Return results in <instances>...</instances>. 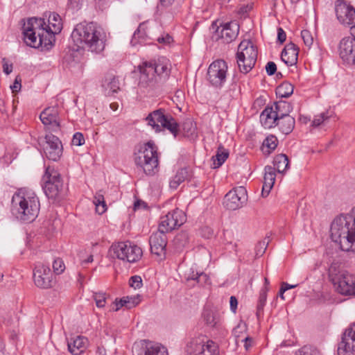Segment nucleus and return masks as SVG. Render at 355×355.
I'll use <instances>...</instances> for the list:
<instances>
[{"mask_svg": "<svg viewBox=\"0 0 355 355\" xmlns=\"http://www.w3.org/2000/svg\"><path fill=\"white\" fill-rule=\"evenodd\" d=\"M71 37L76 48L69 47L63 57L64 63L71 69H83L81 60L83 49L98 53L105 49V33L93 22L77 24Z\"/></svg>", "mask_w": 355, "mask_h": 355, "instance_id": "obj_1", "label": "nucleus"}, {"mask_svg": "<svg viewBox=\"0 0 355 355\" xmlns=\"http://www.w3.org/2000/svg\"><path fill=\"white\" fill-rule=\"evenodd\" d=\"M331 238L346 252L355 251V207L346 215L336 217L331 225Z\"/></svg>", "mask_w": 355, "mask_h": 355, "instance_id": "obj_2", "label": "nucleus"}, {"mask_svg": "<svg viewBox=\"0 0 355 355\" xmlns=\"http://www.w3.org/2000/svg\"><path fill=\"white\" fill-rule=\"evenodd\" d=\"M40 207L38 198L31 190L21 189L12 198V214L24 222L33 221L38 215Z\"/></svg>", "mask_w": 355, "mask_h": 355, "instance_id": "obj_3", "label": "nucleus"}, {"mask_svg": "<svg viewBox=\"0 0 355 355\" xmlns=\"http://www.w3.org/2000/svg\"><path fill=\"white\" fill-rule=\"evenodd\" d=\"M45 21L41 18H31L23 26L24 42L27 45L39 48L44 47L49 49L53 46L54 33L49 27H46Z\"/></svg>", "mask_w": 355, "mask_h": 355, "instance_id": "obj_4", "label": "nucleus"}, {"mask_svg": "<svg viewBox=\"0 0 355 355\" xmlns=\"http://www.w3.org/2000/svg\"><path fill=\"white\" fill-rule=\"evenodd\" d=\"M134 162L147 175H153L158 171L159 158L157 147L152 140L138 144L134 149Z\"/></svg>", "mask_w": 355, "mask_h": 355, "instance_id": "obj_5", "label": "nucleus"}, {"mask_svg": "<svg viewBox=\"0 0 355 355\" xmlns=\"http://www.w3.org/2000/svg\"><path fill=\"white\" fill-rule=\"evenodd\" d=\"M329 279L336 290L344 295H355V274L340 270L337 263H333L329 268Z\"/></svg>", "mask_w": 355, "mask_h": 355, "instance_id": "obj_6", "label": "nucleus"}, {"mask_svg": "<svg viewBox=\"0 0 355 355\" xmlns=\"http://www.w3.org/2000/svg\"><path fill=\"white\" fill-rule=\"evenodd\" d=\"M42 189L49 199H62L66 194L60 174L54 168L47 166L42 177Z\"/></svg>", "mask_w": 355, "mask_h": 355, "instance_id": "obj_7", "label": "nucleus"}, {"mask_svg": "<svg viewBox=\"0 0 355 355\" xmlns=\"http://www.w3.org/2000/svg\"><path fill=\"white\" fill-rule=\"evenodd\" d=\"M170 65L169 60L164 57L157 60L145 61L139 67L141 79L146 82L150 81L157 76L166 80L171 73Z\"/></svg>", "mask_w": 355, "mask_h": 355, "instance_id": "obj_8", "label": "nucleus"}, {"mask_svg": "<svg viewBox=\"0 0 355 355\" xmlns=\"http://www.w3.org/2000/svg\"><path fill=\"white\" fill-rule=\"evenodd\" d=\"M147 125H150L156 132L162 131V128L168 130L174 137L179 132V125L169 114H165L164 109H158L150 112L145 118Z\"/></svg>", "mask_w": 355, "mask_h": 355, "instance_id": "obj_9", "label": "nucleus"}, {"mask_svg": "<svg viewBox=\"0 0 355 355\" xmlns=\"http://www.w3.org/2000/svg\"><path fill=\"white\" fill-rule=\"evenodd\" d=\"M257 58V48L250 40L242 41L236 53V62L241 73H247L254 67Z\"/></svg>", "mask_w": 355, "mask_h": 355, "instance_id": "obj_10", "label": "nucleus"}, {"mask_svg": "<svg viewBox=\"0 0 355 355\" xmlns=\"http://www.w3.org/2000/svg\"><path fill=\"white\" fill-rule=\"evenodd\" d=\"M112 250L118 259L130 263L139 261L143 254L141 248L130 241L113 244Z\"/></svg>", "mask_w": 355, "mask_h": 355, "instance_id": "obj_11", "label": "nucleus"}, {"mask_svg": "<svg viewBox=\"0 0 355 355\" xmlns=\"http://www.w3.org/2000/svg\"><path fill=\"white\" fill-rule=\"evenodd\" d=\"M214 31L211 39L214 41L221 40L223 43H230L236 39L239 34V26L235 21L225 23L218 26L217 21L211 24Z\"/></svg>", "mask_w": 355, "mask_h": 355, "instance_id": "obj_12", "label": "nucleus"}, {"mask_svg": "<svg viewBox=\"0 0 355 355\" xmlns=\"http://www.w3.org/2000/svg\"><path fill=\"white\" fill-rule=\"evenodd\" d=\"M352 36L343 38L338 46V51L342 61L349 65H355V26L351 27Z\"/></svg>", "mask_w": 355, "mask_h": 355, "instance_id": "obj_13", "label": "nucleus"}, {"mask_svg": "<svg viewBox=\"0 0 355 355\" xmlns=\"http://www.w3.org/2000/svg\"><path fill=\"white\" fill-rule=\"evenodd\" d=\"M227 71V63L222 60H216L208 68V80L214 87H221L226 81Z\"/></svg>", "mask_w": 355, "mask_h": 355, "instance_id": "obj_14", "label": "nucleus"}, {"mask_svg": "<svg viewBox=\"0 0 355 355\" xmlns=\"http://www.w3.org/2000/svg\"><path fill=\"white\" fill-rule=\"evenodd\" d=\"M186 220L184 212L181 209H175L161 217L159 230L165 232H171L183 225Z\"/></svg>", "mask_w": 355, "mask_h": 355, "instance_id": "obj_15", "label": "nucleus"}, {"mask_svg": "<svg viewBox=\"0 0 355 355\" xmlns=\"http://www.w3.org/2000/svg\"><path fill=\"white\" fill-rule=\"evenodd\" d=\"M132 352L136 355H168V350L164 345L148 340L135 343Z\"/></svg>", "mask_w": 355, "mask_h": 355, "instance_id": "obj_16", "label": "nucleus"}, {"mask_svg": "<svg viewBox=\"0 0 355 355\" xmlns=\"http://www.w3.org/2000/svg\"><path fill=\"white\" fill-rule=\"evenodd\" d=\"M248 200L247 191L244 187H238L230 190L225 196L224 206L230 210H236L243 206Z\"/></svg>", "mask_w": 355, "mask_h": 355, "instance_id": "obj_17", "label": "nucleus"}, {"mask_svg": "<svg viewBox=\"0 0 355 355\" xmlns=\"http://www.w3.org/2000/svg\"><path fill=\"white\" fill-rule=\"evenodd\" d=\"M43 150L50 160L57 162L62 155V145L60 139L52 133L46 134L44 137Z\"/></svg>", "mask_w": 355, "mask_h": 355, "instance_id": "obj_18", "label": "nucleus"}, {"mask_svg": "<svg viewBox=\"0 0 355 355\" xmlns=\"http://www.w3.org/2000/svg\"><path fill=\"white\" fill-rule=\"evenodd\" d=\"M335 11L338 20L343 25L355 26V8L347 5L343 0H337L335 3Z\"/></svg>", "mask_w": 355, "mask_h": 355, "instance_id": "obj_19", "label": "nucleus"}, {"mask_svg": "<svg viewBox=\"0 0 355 355\" xmlns=\"http://www.w3.org/2000/svg\"><path fill=\"white\" fill-rule=\"evenodd\" d=\"M338 355H354L355 354V322L352 324L343 334L338 345Z\"/></svg>", "mask_w": 355, "mask_h": 355, "instance_id": "obj_20", "label": "nucleus"}, {"mask_svg": "<svg viewBox=\"0 0 355 355\" xmlns=\"http://www.w3.org/2000/svg\"><path fill=\"white\" fill-rule=\"evenodd\" d=\"M40 119L49 131L57 132L60 130V119L57 107L44 109L40 113Z\"/></svg>", "mask_w": 355, "mask_h": 355, "instance_id": "obj_21", "label": "nucleus"}, {"mask_svg": "<svg viewBox=\"0 0 355 355\" xmlns=\"http://www.w3.org/2000/svg\"><path fill=\"white\" fill-rule=\"evenodd\" d=\"M52 272L49 266L37 263L33 271L35 285L41 288H49L52 286Z\"/></svg>", "mask_w": 355, "mask_h": 355, "instance_id": "obj_22", "label": "nucleus"}, {"mask_svg": "<svg viewBox=\"0 0 355 355\" xmlns=\"http://www.w3.org/2000/svg\"><path fill=\"white\" fill-rule=\"evenodd\" d=\"M165 232L158 231L153 233L149 238L151 252L156 255L164 254L167 244V237Z\"/></svg>", "mask_w": 355, "mask_h": 355, "instance_id": "obj_23", "label": "nucleus"}, {"mask_svg": "<svg viewBox=\"0 0 355 355\" xmlns=\"http://www.w3.org/2000/svg\"><path fill=\"white\" fill-rule=\"evenodd\" d=\"M278 119V114L275 112L273 106H266L260 115V121L265 128L275 127Z\"/></svg>", "mask_w": 355, "mask_h": 355, "instance_id": "obj_24", "label": "nucleus"}, {"mask_svg": "<svg viewBox=\"0 0 355 355\" xmlns=\"http://www.w3.org/2000/svg\"><path fill=\"white\" fill-rule=\"evenodd\" d=\"M298 48L291 42L285 46L281 53L282 60L287 66H293L297 62Z\"/></svg>", "mask_w": 355, "mask_h": 355, "instance_id": "obj_25", "label": "nucleus"}, {"mask_svg": "<svg viewBox=\"0 0 355 355\" xmlns=\"http://www.w3.org/2000/svg\"><path fill=\"white\" fill-rule=\"evenodd\" d=\"M88 340L87 338L78 336L75 338H71L67 342V347L69 352L73 355H80L87 348Z\"/></svg>", "mask_w": 355, "mask_h": 355, "instance_id": "obj_26", "label": "nucleus"}, {"mask_svg": "<svg viewBox=\"0 0 355 355\" xmlns=\"http://www.w3.org/2000/svg\"><path fill=\"white\" fill-rule=\"evenodd\" d=\"M263 184L262 187L261 196L265 198L268 196L271 189L273 187L275 181V168L271 166H266L264 168Z\"/></svg>", "mask_w": 355, "mask_h": 355, "instance_id": "obj_27", "label": "nucleus"}, {"mask_svg": "<svg viewBox=\"0 0 355 355\" xmlns=\"http://www.w3.org/2000/svg\"><path fill=\"white\" fill-rule=\"evenodd\" d=\"M191 345H194V355H218V349L217 345L209 340L206 344L197 343L196 342H191Z\"/></svg>", "mask_w": 355, "mask_h": 355, "instance_id": "obj_28", "label": "nucleus"}, {"mask_svg": "<svg viewBox=\"0 0 355 355\" xmlns=\"http://www.w3.org/2000/svg\"><path fill=\"white\" fill-rule=\"evenodd\" d=\"M202 318L205 324L210 327H217L220 321L219 313L209 309H204Z\"/></svg>", "mask_w": 355, "mask_h": 355, "instance_id": "obj_29", "label": "nucleus"}, {"mask_svg": "<svg viewBox=\"0 0 355 355\" xmlns=\"http://www.w3.org/2000/svg\"><path fill=\"white\" fill-rule=\"evenodd\" d=\"M295 121L293 116L279 118L276 125H278L281 132L285 135L291 133L295 127Z\"/></svg>", "mask_w": 355, "mask_h": 355, "instance_id": "obj_30", "label": "nucleus"}, {"mask_svg": "<svg viewBox=\"0 0 355 355\" xmlns=\"http://www.w3.org/2000/svg\"><path fill=\"white\" fill-rule=\"evenodd\" d=\"M46 27H49L54 33H59L62 28V19L60 15L55 12L50 13L48 19V24L45 23Z\"/></svg>", "mask_w": 355, "mask_h": 355, "instance_id": "obj_31", "label": "nucleus"}, {"mask_svg": "<svg viewBox=\"0 0 355 355\" xmlns=\"http://www.w3.org/2000/svg\"><path fill=\"white\" fill-rule=\"evenodd\" d=\"M103 86L107 96H112L119 90V80L114 76L106 78Z\"/></svg>", "mask_w": 355, "mask_h": 355, "instance_id": "obj_32", "label": "nucleus"}, {"mask_svg": "<svg viewBox=\"0 0 355 355\" xmlns=\"http://www.w3.org/2000/svg\"><path fill=\"white\" fill-rule=\"evenodd\" d=\"M273 163L278 173H282L288 168V157L285 154H279L275 157Z\"/></svg>", "mask_w": 355, "mask_h": 355, "instance_id": "obj_33", "label": "nucleus"}, {"mask_svg": "<svg viewBox=\"0 0 355 355\" xmlns=\"http://www.w3.org/2000/svg\"><path fill=\"white\" fill-rule=\"evenodd\" d=\"M274 105V110L275 112L278 114L279 118L281 119L282 117L291 116L289 113L292 110V106L289 103L280 101L279 102L275 103Z\"/></svg>", "mask_w": 355, "mask_h": 355, "instance_id": "obj_34", "label": "nucleus"}, {"mask_svg": "<svg viewBox=\"0 0 355 355\" xmlns=\"http://www.w3.org/2000/svg\"><path fill=\"white\" fill-rule=\"evenodd\" d=\"M189 171L186 168H183L178 171L175 175L170 181L169 185L172 189H177V187L189 177Z\"/></svg>", "mask_w": 355, "mask_h": 355, "instance_id": "obj_35", "label": "nucleus"}, {"mask_svg": "<svg viewBox=\"0 0 355 355\" xmlns=\"http://www.w3.org/2000/svg\"><path fill=\"white\" fill-rule=\"evenodd\" d=\"M278 139L272 135H268L263 140L262 144V150L265 154H270L277 146Z\"/></svg>", "mask_w": 355, "mask_h": 355, "instance_id": "obj_36", "label": "nucleus"}, {"mask_svg": "<svg viewBox=\"0 0 355 355\" xmlns=\"http://www.w3.org/2000/svg\"><path fill=\"white\" fill-rule=\"evenodd\" d=\"M294 87L288 82H284L276 89V94L281 98H288L293 93Z\"/></svg>", "mask_w": 355, "mask_h": 355, "instance_id": "obj_37", "label": "nucleus"}, {"mask_svg": "<svg viewBox=\"0 0 355 355\" xmlns=\"http://www.w3.org/2000/svg\"><path fill=\"white\" fill-rule=\"evenodd\" d=\"M140 295L125 296L119 300L120 306H124L128 309H132L140 302Z\"/></svg>", "mask_w": 355, "mask_h": 355, "instance_id": "obj_38", "label": "nucleus"}, {"mask_svg": "<svg viewBox=\"0 0 355 355\" xmlns=\"http://www.w3.org/2000/svg\"><path fill=\"white\" fill-rule=\"evenodd\" d=\"M222 148H218L216 155L212 157L214 168H217L222 166L229 156V152L227 150L221 151L220 149Z\"/></svg>", "mask_w": 355, "mask_h": 355, "instance_id": "obj_39", "label": "nucleus"}, {"mask_svg": "<svg viewBox=\"0 0 355 355\" xmlns=\"http://www.w3.org/2000/svg\"><path fill=\"white\" fill-rule=\"evenodd\" d=\"M146 36V25L144 23H141L133 34L130 42L132 45L135 46L140 40H144Z\"/></svg>", "mask_w": 355, "mask_h": 355, "instance_id": "obj_40", "label": "nucleus"}, {"mask_svg": "<svg viewBox=\"0 0 355 355\" xmlns=\"http://www.w3.org/2000/svg\"><path fill=\"white\" fill-rule=\"evenodd\" d=\"M174 244L178 248H184L189 242V235L185 232L177 234L173 240Z\"/></svg>", "mask_w": 355, "mask_h": 355, "instance_id": "obj_41", "label": "nucleus"}, {"mask_svg": "<svg viewBox=\"0 0 355 355\" xmlns=\"http://www.w3.org/2000/svg\"><path fill=\"white\" fill-rule=\"evenodd\" d=\"M183 130L188 137L193 138L197 136L196 126L191 121H187L183 124Z\"/></svg>", "mask_w": 355, "mask_h": 355, "instance_id": "obj_42", "label": "nucleus"}, {"mask_svg": "<svg viewBox=\"0 0 355 355\" xmlns=\"http://www.w3.org/2000/svg\"><path fill=\"white\" fill-rule=\"evenodd\" d=\"M295 355H321L320 352L315 347L311 346H304L300 349Z\"/></svg>", "mask_w": 355, "mask_h": 355, "instance_id": "obj_43", "label": "nucleus"}, {"mask_svg": "<svg viewBox=\"0 0 355 355\" xmlns=\"http://www.w3.org/2000/svg\"><path fill=\"white\" fill-rule=\"evenodd\" d=\"M329 117L330 115L329 114V112H322L315 116L312 122V125L314 127H318L328 120Z\"/></svg>", "mask_w": 355, "mask_h": 355, "instance_id": "obj_44", "label": "nucleus"}, {"mask_svg": "<svg viewBox=\"0 0 355 355\" xmlns=\"http://www.w3.org/2000/svg\"><path fill=\"white\" fill-rule=\"evenodd\" d=\"M96 304L98 308H103L106 303V294L105 293H95L93 295Z\"/></svg>", "mask_w": 355, "mask_h": 355, "instance_id": "obj_45", "label": "nucleus"}, {"mask_svg": "<svg viewBox=\"0 0 355 355\" xmlns=\"http://www.w3.org/2000/svg\"><path fill=\"white\" fill-rule=\"evenodd\" d=\"M268 245V241H266V239H264L261 241H259L257 244L256 248H255L256 256H257V257L262 256L263 254V253L265 252Z\"/></svg>", "mask_w": 355, "mask_h": 355, "instance_id": "obj_46", "label": "nucleus"}, {"mask_svg": "<svg viewBox=\"0 0 355 355\" xmlns=\"http://www.w3.org/2000/svg\"><path fill=\"white\" fill-rule=\"evenodd\" d=\"M301 36L306 46L310 47L313 42V37L308 30H303L301 32Z\"/></svg>", "mask_w": 355, "mask_h": 355, "instance_id": "obj_47", "label": "nucleus"}, {"mask_svg": "<svg viewBox=\"0 0 355 355\" xmlns=\"http://www.w3.org/2000/svg\"><path fill=\"white\" fill-rule=\"evenodd\" d=\"M53 271L55 273H56L58 275L62 273L65 268V266H64V262L62 261V260L59 258L55 259L53 263Z\"/></svg>", "mask_w": 355, "mask_h": 355, "instance_id": "obj_48", "label": "nucleus"}, {"mask_svg": "<svg viewBox=\"0 0 355 355\" xmlns=\"http://www.w3.org/2000/svg\"><path fill=\"white\" fill-rule=\"evenodd\" d=\"M85 144V138L81 132H76L72 138V144L80 146Z\"/></svg>", "mask_w": 355, "mask_h": 355, "instance_id": "obj_49", "label": "nucleus"}, {"mask_svg": "<svg viewBox=\"0 0 355 355\" xmlns=\"http://www.w3.org/2000/svg\"><path fill=\"white\" fill-rule=\"evenodd\" d=\"M129 284L135 289L139 288L142 286V279L140 276L135 275L130 277Z\"/></svg>", "mask_w": 355, "mask_h": 355, "instance_id": "obj_50", "label": "nucleus"}, {"mask_svg": "<svg viewBox=\"0 0 355 355\" xmlns=\"http://www.w3.org/2000/svg\"><path fill=\"white\" fill-rule=\"evenodd\" d=\"M266 71L268 76H272L277 71V65L274 62H268L266 66Z\"/></svg>", "mask_w": 355, "mask_h": 355, "instance_id": "obj_51", "label": "nucleus"}, {"mask_svg": "<svg viewBox=\"0 0 355 355\" xmlns=\"http://www.w3.org/2000/svg\"><path fill=\"white\" fill-rule=\"evenodd\" d=\"M196 277H198L196 282L200 286L207 284L209 280V277L204 272H200V275H197Z\"/></svg>", "mask_w": 355, "mask_h": 355, "instance_id": "obj_52", "label": "nucleus"}, {"mask_svg": "<svg viewBox=\"0 0 355 355\" xmlns=\"http://www.w3.org/2000/svg\"><path fill=\"white\" fill-rule=\"evenodd\" d=\"M21 79L20 76H17L13 85L10 86V89H12V92H17L20 90L21 87Z\"/></svg>", "mask_w": 355, "mask_h": 355, "instance_id": "obj_53", "label": "nucleus"}, {"mask_svg": "<svg viewBox=\"0 0 355 355\" xmlns=\"http://www.w3.org/2000/svg\"><path fill=\"white\" fill-rule=\"evenodd\" d=\"M3 62V71L8 75L12 71V64H8L6 58L2 59Z\"/></svg>", "mask_w": 355, "mask_h": 355, "instance_id": "obj_54", "label": "nucleus"}, {"mask_svg": "<svg viewBox=\"0 0 355 355\" xmlns=\"http://www.w3.org/2000/svg\"><path fill=\"white\" fill-rule=\"evenodd\" d=\"M94 204L96 206V210L97 213H98L99 214H103L104 212H105L107 209V206L105 200H103V202H95Z\"/></svg>", "mask_w": 355, "mask_h": 355, "instance_id": "obj_55", "label": "nucleus"}, {"mask_svg": "<svg viewBox=\"0 0 355 355\" xmlns=\"http://www.w3.org/2000/svg\"><path fill=\"white\" fill-rule=\"evenodd\" d=\"M286 40V34L282 28L279 27L277 28V41L280 42V44H283Z\"/></svg>", "mask_w": 355, "mask_h": 355, "instance_id": "obj_56", "label": "nucleus"}, {"mask_svg": "<svg viewBox=\"0 0 355 355\" xmlns=\"http://www.w3.org/2000/svg\"><path fill=\"white\" fill-rule=\"evenodd\" d=\"M84 0H69V4L73 10H79Z\"/></svg>", "mask_w": 355, "mask_h": 355, "instance_id": "obj_57", "label": "nucleus"}, {"mask_svg": "<svg viewBox=\"0 0 355 355\" xmlns=\"http://www.w3.org/2000/svg\"><path fill=\"white\" fill-rule=\"evenodd\" d=\"M157 41L162 44H168L173 41V38L168 34H166L165 36L159 37Z\"/></svg>", "mask_w": 355, "mask_h": 355, "instance_id": "obj_58", "label": "nucleus"}, {"mask_svg": "<svg viewBox=\"0 0 355 355\" xmlns=\"http://www.w3.org/2000/svg\"><path fill=\"white\" fill-rule=\"evenodd\" d=\"M238 301L235 296H231L230 299V309L232 312L236 313L237 309Z\"/></svg>", "mask_w": 355, "mask_h": 355, "instance_id": "obj_59", "label": "nucleus"}, {"mask_svg": "<svg viewBox=\"0 0 355 355\" xmlns=\"http://www.w3.org/2000/svg\"><path fill=\"white\" fill-rule=\"evenodd\" d=\"M267 291L268 288H262L260 291L259 297V302L265 303L266 302L267 298Z\"/></svg>", "mask_w": 355, "mask_h": 355, "instance_id": "obj_60", "label": "nucleus"}, {"mask_svg": "<svg viewBox=\"0 0 355 355\" xmlns=\"http://www.w3.org/2000/svg\"><path fill=\"white\" fill-rule=\"evenodd\" d=\"M79 257H80L82 265H86V264L92 263L93 261V255L92 254H89L88 256V257L86 259H84L81 254H79Z\"/></svg>", "mask_w": 355, "mask_h": 355, "instance_id": "obj_61", "label": "nucleus"}, {"mask_svg": "<svg viewBox=\"0 0 355 355\" xmlns=\"http://www.w3.org/2000/svg\"><path fill=\"white\" fill-rule=\"evenodd\" d=\"M103 200H105L104 196H103V191L101 190L98 192H97L96 193V195L94 196V203L101 202H103Z\"/></svg>", "mask_w": 355, "mask_h": 355, "instance_id": "obj_62", "label": "nucleus"}, {"mask_svg": "<svg viewBox=\"0 0 355 355\" xmlns=\"http://www.w3.org/2000/svg\"><path fill=\"white\" fill-rule=\"evenodd\" d=\"M297 284L291 285L286 282H282L281 286L282 287V291H286L288 289L294 288L297 287Z\"/></svg>", "mask_w": 355, "mask_h": 355, "instance_id": "obj_63", "label": "nucleus"}, {"mask_svg": "<svg viewBox=\"0 0 355 355\" xmlns=\"http://www.w3.org/2000/svg\"><path fill=\"white\" fill-rule=\"evenodd\" d=\"M175 0H160V6L164 8L171 6Z\"/></svg>", "mask_w": 355, "mask_h": 355, "instance_id": "obj_64", "label": "nucleus"}]
</instances>
